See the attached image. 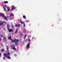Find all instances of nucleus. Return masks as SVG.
I'll return each mask as SVG.
<instances>
[{
	"label": "nucleus",
	"mask_w": 62,
	"mask_h": 62,
	"mask_svg": "<svg viewBox=\"0 0 62 62\" xmlns=\"http://www.w3.org/2000/svg\"><path fill=\"white\" fill-rule=\"evenodd\" d=\"M10 53H8V54L6 53H5L4 54V57L3 58V59L4 60H6V58H5V57H6V58H7L8 59H10V58L9 56V54Z\"/></svg>",
	"instance_id": "f257e3e1"
},
{
	"label": "nucleus",
	"mask_w": 62,
	"mask_h": 62,
	"mask_svg": "<svg viewBox=\"0 0 62 62\" xmlns=\"http://www.w3.org/2000/svg\"><path fill=\"white\" fill-rule=\"evenodd\" d=\"M12 42H15L16 45H17L19 43V40L18 39H15L14 40H12L11 41Z\"/></svg>",
	"instance_id": "f03ea898"
},
{
	"label": "nucleus",
	"mask_w": 62,
	"mask_h": 62,
	"mask_svg": "<svg viewBox=\"0 0 62 62\" xmlns=\"http://www.w3.org/2000/svg\"><path fill=\"white\" fill-rule=\"evenodd\" d=\"M11 8H11V11H13V10L17 8V7L14 6L13 5L11 6Z\"/></svg>",
	"instance_id": "7ed1b4c3"
},
{
	"label": "nucleus",
	"mask_w": 62,
	"mask_h": 62,
	"mask_svg": "<svg viewBox=\"0 0 62 62\" xmlns=\"http://www.w3.org/2000/svg\"><path fill=\"white\" fill-rule=\"evenodd\" d=\"M0 15L1 16L3 17H4V18L5 20H6V21H7L8 19L7 18V17H6V16H5V15H4L3 14H1V13H0Z\"/></svg>",
	"instance_id": "20e7f679"
},
{
	"label": "nucleus",
	"mask_w": 62,
	"mask_h": 62,
	"mask_svg": "<svg viewBox=\"0 0 62 62\" xmlns=\"http://www.w3.org/2000/svg\"><path fill=\"white\" fill-rule=\"evenodd\" d=\"M11 47H12L13 50H15V51H16V48H15V46H13V45L11 46Z\"/></svg>",
	"instance_id": "39448f33"
},
{
	"label": "nucleus",
	"mask_w": 62,
	"mask_h": 62,
	"mask_svg": "<svg viewBox=\"0 0 62 62\" xmlns=\"http://www.w3.org/2000/svg\"><path fill=\"white\" fill-rule=\"evenodd\" d=\"M4 23H6V22L5 21H0V26L3 25Z\"/></svg>",
	"instance_id": "423d86ee"
},
{
	"label": "nucleus",
	"mask_w": 62,
	"mask_h": 62,
	"mask_svg": "<svg viewBox=\"0 0 62 62\" xmlns=\"http://www.w3.org/2000/svg\"><path fill=\"white\" fill-rule=\"evenodd\" d=\"M19 22L20 23H22V24H23V25L24 27H25V23H24L23 22H22V21H20Z\"/></svg>",
	"instance_id": "0eeeda50"
},
{
	"label": "nucleus",
	"mask_w": 62,
	"mask_h": 62,
	"mask_svg": "<svg viewBox=\"0 0 62 62\" xmlns=\"http://www.w3.org/2000/svg\"><path fill=\"white\" fill-rule=\"evenodd\" d=\"M30 44H27V46L26 47V48L27 49H29V48H30Z\"/></svg>",
	"instance_id": "6e6552de"
},
{
	"label": "nucleus",
	"mask_w": 62,
	"mask_h": 62,
	"mask_svg": "<svg viewBox=\"0 0 62 62\" xmlns=\"http://www.w3.org/2000/svg\"><path fill=\"white\" fill-rule=\"evenodd\" d=\"M8 30L9 32H12V30L11 29H9V28L8 29Z\"/></svg>",
	"instance_id": "1a4fd4ad"
},
{
	"label": "nucleus",
	"mask_w": 62,
	"mask_h": 62,
	"mask_svg": "<svg viewBox=\"0 0 62 62\" xmlns=\"http://www.w3.org/2000/svg\"><path fill=\"white\" fill-rule=\"evenodd\" d=\"M16 26V27H18V26H20V24H17L16 25H15Z\"/></svg>",
	"instance_id": "9d476101"
},
{
	"label": "nucleus",
	"mask_w": 62,
	"mask_h": 62,
	"mask_svg": "<svg viewBox=\"0 0 62 62\" xmlns=\"http://www.w3.org/2000/svg\"><path fill=\"white\" fill-rule=\"evenodd\" d=\"M3 3H5V4H7V3H8V1H4L3 2Z\"/></svg>",
	"instance_id": "9b49d317"
},
{
	"label": "nucleus",
	"mask_w": 62,
	"mask_h": 62,
	"mask_svg": "<svg viewBox=\"0 0 62 62\" xmlns=\"http://www.w3.org/2000/svg\"><path fill=\"white\" fill-rule=\"evenodd\" d=\"M23 18L24 19H25V20H26V17H25V16H23Z\"/></svg>",
	"instance_id": "f8f14e48"
},
{
	"label": "nucleus",
	"mask_w": 62,
	"mask_h": 62,
	"mask_svg": "<svg viewBox=\"0 0 62 62\" xmlns=\"http://www.w3.org/2000/svg\"><path fill=\"white\" fill-rule=\"evenodd\" d=\"M6 38L5 37L3 39V40L4 41H6Z\"/></svg>",
	"instance_id": "ddd939ff"
},
{
	"label": "nucleus",
	"mask_w": 62,
	"mask_h": 62,
	"mask_svg": "<svg viewBox=\"0 0 62 62\" xmlns=\"http://www.w3.org/2000/svg\"><path fill=\"white\" fill-rule=\"evenodd\" d=\"M18 29H17L15 31V33H16H16H17V32H18Z\"/></svg>",
	"instance_id": "4468645a"
},
{
	"label": "nucleus",
	"mask_w": 62,
	"mask_h": 62,
	"mask_svg": "<svg viewBox=\"0 0 62 62\" xmlns=\"http://www.w3.org/2000/svg\"><path fill=\"white\" fill-rule=\"evenodd\" d=\"M8 39L10 40V39H11V37L9 36L8 38Z\"/></svg>",
	"instance_id": "2eb2a0df"
},
{
	"label": "nucleus",
	"mask_w": 62,
	"mask_h": 62,
	"mask_svg": "<svg viewBox=\"0 0 62 62\" xmlns=\"http://www.w3.org/2000/svg\"><path fill=\"white\" fill-rule=\"evenodd\" d=\"M3 8L4 9V11H6V8H5L4 7H3Z\"/></svg>",
	"instance_id": "dca6fc26"
},
{
	"label": "nucleus",
	"mask_w": 62,
	"mask_h": 62,
	"mask_svg": "<svg viewBox=\"0 0 62 62\" xmlns=\"http://www.w3.org/2000/svg\"><path fill=\"white\" fill-rule=\"evenodd\" d=\"M7 51H8V46H7Z\"/></svg>",
	"instance_id": "f3484780"
},
{
	"label": "nucleus",
	"mask_w": 62,
	"mask_h": 62,
	"mask_svg": "<svg viewBox=\"0 0 62 62\" xmlns=\"http://www.w3.org/2000/svg\"><path fill=\"white\" fill-rule=\"evenodd\" d=\"M13 14H11V16H12V17H13Z\"/></svg>",
	"instance_id": "a211bd4d"
},
{
	"label": "nucleus",
	"mask_w": 62,
	"mask_h": 62,
	"mask_svg": "<svg viewBox=\"0 0 62 62\" xmlns=\"http://www.w3.org/2000/svg\"><path fill=\"white\" fill-rule=\"evenodd\" d=\"M0 37H1V38H3V36L1 35V34H0Z\"/></svg>",
	"instance_id": "6ab92c4d"
},
{
	"label": "nucleus",
	"mask_w": 62,
	"mask_h": 62,
	"mask_svg": "<svg viewBox=\"0 0 62 62\" xmlns=\"http://www.w3.org/2000/svg\"><path fill=\"white\" fill-rule=\"evenodd\" d=\"M26 35H25L24 36V39H25L26 38Z\"/></svg>",
	"instance_id": "aec40b11"
},
{
	"label": "nucleus",
	"mask_w": 62,
	"mask_h": 62,
	"mask_svg": "<svg viewBox=\"0 0 62 62\" xmlns=\"http://www.w3.org/2000/svg\"><path fill=\"white\" fill-rule=\"evenodd\" d=\"M28 39H29L30 38H31V35H30L28 37Z\"/></svg>",
	"instance_id": "412c9836"
},
{
	"label": "nucleus",
	"mask_w": 62,
	"mask_h": 62,
	"mask_svg": "<svg viewBox=\"0 0 62 62\" xmlns=\"http://www.w3.org/2000/svg\"><path fill=\"white\" fill-rule=\"evenodd\" d=\"M9 28V25H8V24L7 25V29H8Z\"/></svg>",
	"instance_id": "4be33fe9"
},
{
	"label": "nucleus",
	"mask_w": 62,
	"mask_h": 62,
	"mask_svg": "<svg viewBox=\"0 0 62 62\" xmlns=\"http://www.w3.org/2000/svg\"><path fill=\"white\" fill-rule=\"evenodd\" d=\"M2 54H1V53H0V57H2Z\"/></svg>",
	"instance_id": "5701e85b"
},
{
	"label": "nucleus",
	"mask_w": 62,
	"mask_h": 62,
	"mask_svg": "<svg viewBox=\"0 0 62 62\" xmlns=\"http://www.w3.org/2000/svg\"><path fill=\"white\" fill-rule=\"evenodd\" d=\"M13 17H12V18H11V20H13Z\"/></svg>",
	"instance_id": "b1692460"
},
{
	"label": "nucleus",
	"mask_w": 62,
	"mask_h": 62,
	"mask_svg": "<svg viewBox=\"0 0 62 62\" xmlns=\"http://www.w3.org/2000/svg\"><path fill=\"white\" fill-rule=\"evenodd\" d=\"M28 42H29L30 41V39H28Z\"/></svg>",
	"instance_id": "393cba45"
},
{
	"label": "nucleus",
	"mask_w": 62,
	"mask_h": 62,
	"mask_svg": "<svg viewBox=\"0 0 62 62\" xmlns=\"http://www.w3.org/2000/svg\"><path fill=\"white\" fill-rule=\"evenodd\" d=\"M14 56L15 57V56H16L17 55H16V54H14Z\"/></svg>",
	"instance_id": "a878e982"
},
{
	"label": "nucleus",
	"mask_w": 62,
	"mask_h": 62,
	"mask_svg": "<svg viewBox=\"0 0 62 62\" xmlns=\"http://www.w3.org/2000/svg\"><path fill=\"white\" fill-rule=\"evenodd\" d=\"M26 22H29V21L28 20H26Z\"/></svg>",
	"instance_id": "bb28decb"
},
{
	"label": "nucleus",
	"mask_w": 62,
	"mask_h": 62,
	"mask_svg": "<svg viewBox=\"0 0 62 62\" xmlns=\"http://www.w3.org/2000/svg\"><path fill=\"white\" fill-rule=\"evenodd\" d=\"M1 51H2V52H3L4 51V49H2L1 50Z\"/></svg>",
	"instance_id": "cd10ccee"
},
{
	"label": "nucleus",
	"mask_w": 62,
	"mask_h": 62,
	"mask_svg": "<svg viewBox=\"0 0 62 62\" xmlns=\"http://www.w3.org/2000/svg\"><path fill=\"white\" fill-rule=\"evenodd\" d=\"M9 10H10V9H8V11H9Z\"/></svg>",
	"instance_id": "c85d7f7f"
},
{
	"label": "nucleus",
	"mask_w": 62,
	"mask_h": 62,
	"mask_svg": "<svg viewBox=\"0 0 62 62\" xmlns=\"http://www.w3.org/2000/svg\"><path fill=\"white\" fill-rule=\"evenodd\" d=\"M25 41H28V40L27 39H26V40Z\"/></svg>",
	"instance_id": "c756f323"
},
{
	"label": "nucleus",
	"mask_w": 62,
	"mask_h": 62,
	"mask_svg": "<svg viewBox=\"0 0 62 62\" xmlns=\"http://www.w3.org/2000/svg\"><path fill=\"white\" fill-rule=\"evenodd\" d=\"M1 40H2V39H0V41H1Z\"/></svg>",
	"instance_id": "7c9ffc66"
},
{
	"label": "nucleus",
	"mask_w": 62,
	"mask_h": 62,
	"mask_svg": "<svg viewBox=\"0 0 62 62\" xmlns=\"http://www.w3.org/2000/svg\"><path fill=\"white\" fill-rule=\"evenodd\" d=\"M6 6H7V5H5V7H6Z\"/></svg>",
	"instance_id": "2f4dec72"
},
{
	"label": "nucleus",
	"mask_w": 62,
	"mask_h": 62,
	"mask_svg": "<svg viewBox=\"0 0 62 62\" xmlns=\"http://www.w3.org/2000/svg\"><path fill=\"white\" fill-rule=\"evenodd\" d=\"M34 39V37H33L32 38V39Z\"/></svg>",
	"instance_id": "473e14b6"
},
{
	"label": "nucleus",
	"mask_w": 62,
	"mask_h": 62,
	"mask_svg": "<svg viewBox=\"0 0 62 62\" xmlns=\"http://www.w3.org/2000/svg\"><path fill=\"white\" fill-rule=\"evenodd\" d=\"M1 46H2V45H1Z\"/></svg>",
	"instance_id": "72a5a7b5"
}]
</instances>
